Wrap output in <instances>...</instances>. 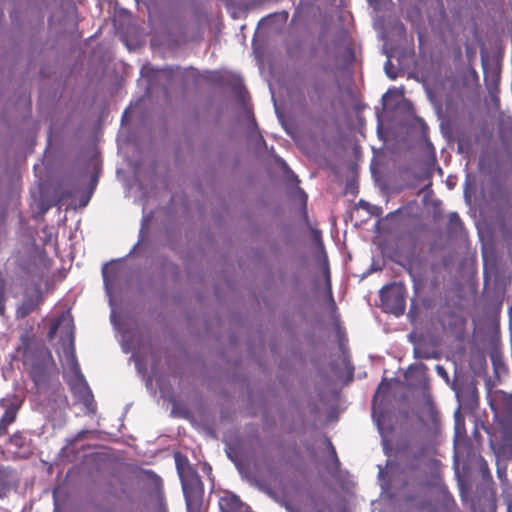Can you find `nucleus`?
<instances>
[{
    "instance_id": "1",
    "label": "nucleus",
    "mask_w": 512,
    "mask_h": 512,
    "mask_svg": "<svg viewBox=\"0 0 512 512\" xmlns=\"http://www.w3.org/2000/svg\"><path fill=\"white\" fill-rule=\"evenodd\" d=\"M150 221V215H143L137 243L131 248L125 257L116 260L113 259L110 262L105 263L102 267L104 290L111 309L110 322L115 331L120 335L119 342L122 351L126 354L129 352L132 353V358L134 359L135 366L139 372L142 370L143 359L136 349L138 343V330L136 328V324L132 321L120 320L116 313V308L118 306L117 301L122 293L121 280L124 276V272L120 268L119 263L126 260L128 256L141 250L148 236V225Z\"/></svg>"
},
{
    "instance_id": "2",
    "label": "nucleus",
    "mask_w": 512,
    "mask_h": 512,
    "mask_svg": "<svg viewBox=\"0 0 512 512\" xmlns=\"http://www.w3.org/2000/svg\"><path fill=\"white\" fill-rule=\"evenodd\" d=\"M24 364L33 383L31 393L41 412L46 413L54 409V404L65 397L62 393L59 371L50 350L43 344L26 347Z\"/></svg>"
},
{
    "instance_id": "3",
    "label": "nucleus",
    "mask_w": 512,
    "mask_h": 512,
    "mask_svg": "<svg viewBox=\"0 0 512 512\" xmlns=\"http://www.w3.org/2000/svg\"><path fill=\"white\" fill-rule=\"evenodd\" d=\"M62 364L64 366L63 378L74 398L83 405L87 414H94L97 410V404L93 392L80 369L72 338L65 345Z\"/></svg>"
},
{
    "instance_id": "4",
    "label": "nucleus",
    "mask_w": 512,
    "mask_h": 512,
    "mask_svg": "<svg viewBox=\"0 0 512 512\" xmlns=\"http://www.w3.org/2000/svg\"><path fill=\"white\" fill-rule=\"evenodd\" d=\"M176 470L181 482L187 512H201L204 487L199 474L180 452L174 454Z\"/></svg>"
},
{
    "instance_id": "5",
    "label": "nucleus",
    "mask_w": 512,
    "mask_h": 512,
    "mask_svg": "<svg viewBox=\"0 0 512 512\" xmlns=\"http://www.w3.org/2000/svg\"><path fill=\"white\" fill-rule=\"evenodd\" d=\"M98 181V171L91 173L89 183L86 186L84 185L83 175L72 177L65 187L60 185L57 188L56 193L59 196V202L66 201L74 209L85 208L98 185Z\"/></svg>"
},
{
    "instance_id": "6",
    "label": "nucleus",
    "mask_w": 512,
    "mask_h": 512,
    "mask_svg": "<svg viewBox=\"0 0 512 512\" xmlns=\"http://www.w3.org/2000/svg\"><path fill=\"white\" fill-rule=\"evenodd\" d=\"M98 181V171L91 173L89 183L86 186L84 185L83 175L72 177L65 187L60 185L57 188L56 193L59 196V202L66 201L74 209L85 208L98 185Z\"/></svg>"
},
{
    "instance_id": "7",
    "label": "nucleus",
    "mask_w": 512,
    "mask_h": 512,
    "mask_svg": "<svg viewBox=\"0 0 512 512\" xmlns=\"http://www.w3.org/2000/svg\"><path fill=\"white\" fill-rule=\"evenodd\" d=\"M489 406L499 424L503 442L512 449V393L495 391L489 399Z\"/></svg>"
},
{
    "instance_id": "8",
    "label": "nucleus",
    "mask_w": 512,
    "mask_h": 512,
    "mask_svg": "<svg viewBox=\"0 0 512 512\" xmlns=\"http://www.w3.org/2000/svg\"><path fill=\"white\" fill-rule=\"evenodd\" d=\"M379 297L383 310L396 317L404 314L406 307V288L402 283H391L382 287Z\"/></svg>"
},
{
    "instance_id": "9",
    "label": "nucleus",
    "mask_w": 512,
    "mask_h": 512,
    "mask_svg": "<svg viewBox=\"0 0 512 512\" xmlns=\"http://www.w3.org/2000/svg\"><path fill=\"white\" fill-rule=\"evenodd\" d=\"M153 77L157 81H163V91L165 96L169 95L170 89L185 81L186 69L180 66L165 65L159 68H152Z\"/></svg>"
},
{
    "instance_id": "10",
    "label": "nucleus",
    "mask_w": 512,
    "mask_h": 512,
    "mask_svg": "<svg viewBox=\"0 0 512 512\" xmlns=\"http://www.w3.org/2000/svg\"><path fill=\"white\" fill-rule=\"evenodd\" d=\"M389 389H390V381L387 378H383L376 389V392L373 397V403H372L371 416H372L374 423L377 426L378 432L381 435L383 441H385L386 434L392 430V427L391 426L385 427V425H384L386 412H385L382 402H380V403L377 402V396L379 393L388 392Z\"/></svg>"
},
{
    "instance_id": "11",
    "label": "nucleus",
    "mask_w": 512,
    "mask_h": 512,
    "mask_svg": "<svg viewBox=\"0 0 512 512\" xmlns=\"http://www.w3.org/2000/svg\"><path fill=\"white\" fill-rule=\"evenodd\" d=\"M74 323L72 316L67 313H62L54 323L49 328L48 337L53 339L57 332L61 331V347H62V360H64V348L65 345L69 342L70 338L73 339V347L75 348V331H74Z\"/></svg>"
},
{
    "instance_id": "12",
    "label": "nucleus",
    "mask_w": 512,
    "mask_h": 512,
    "mask_svg": "<svg viewBox=\"0 0 512 512\" xmlns=\"http://www.w3.org/2000/svg\"><path fill=\"white\" fill-rule=\"evenodd\" d=\"M451 389L455 392L458 408L473 411L478 406L477 389L471 384L459 385L456 380L451 383Z\"/></svg>"
},
{
    "instance_id": "13",
    "label": "nucleus",
    "mask_w": 512,
    "mask_h": 512,
    "mask_svg": "<svg viewBox=\"0 0 512 512\" xmlns=\"http://www.w3.org/2000/svg\"><path fill=\"white\" fill-rule=\"evenodd\" d=\"M454 423H455V437H454V456L453 466L455 469V475L459 479L458 470V438H463L465 435V418L461 413V409L457 408L454 412Z\"/></svg>"
},
{
    "instance_id": "14",
    "label": "nucleus",
    "mask_w": 512,
    "mask_h": 512,
    "mask_svg": "<svg viewBox=\"0 0 512 512\" xmlns=\"http://www.w3.org/2000/svg\"><path fill=\"white\" fill-rule=\"evenodd\" d=\"M287 185L290 189V196L294 198H298L304 207V210L306 209V203H307V194L306 192L299 186V178L294 173V171L291 169L289 172H287L285 175Z\"/></svg>"
},
{
    "instance_id": "15",
    "label": "nucleus",
    "mask_w": 512,
    "mask_h": 512,
    "mask_svg": "<svg viewBox=\"0 0 512 512\" xmlns=\"http://www.w3.org/2000/svg\"><path fill=\"white\" fill-rule=\"evenodd\" d=\"M38 306V298L32 295H27L23 298L21 304L16 309V317L23 319L30 315Z\"/></svg>"
},
{
    "instance_id": "16",
    "label": "nucleus",
    "mask_w": 512,
    "mask_h": 512,
    "mask_svg": "<svg viewBox=\"0 0 512 512\" xmlns=\"http://www.w3.org/2000/svg\"><path fill=\"white\" fill-rule=\"evenodd\" d=\"M22 406V400L18 397H14L11 401H9L8 405L5 407L4 414L1 417V421L10 425L12 424L17 417L18 411Z\"/></svg>"
},
{
    "instance_id": "17",
    "label": "nucleus",
    "mask_w": 512,
    "mask_h": 512,
    "mask_svg": "<svg viewBox=\"0 0 512 512\" xmlns=\"http://www.w3.org/2000/svg\"><path fill=\"white\" fill-rule=\"evenodd\" d=\"M325 443L329 453V457L325 461V466L330 473L337 472L340 468V461L337 456L336 449L329 438H325Z\"/></svg>"
},
{
    "instance_id": "18",
    "label": "nucleus",
    "mask_w": 512,
    "mask_h": 512,
    "mask_svg": "<svg viewBox=\"0 0 512 512\" xmlns=\"http://www.w3.org/2000/svg\"><path fill=\"white\" fill-rule=\"evenodd\" d=\"M12 471L11 467L0 465V497H3L5 492L10 488V476Z\"/></svg>"
},
{
    "instance_id": "19",
    "label": "nucleus",
    "mask_w": 512,
    "mask_h": 512,
    "mask_svg": "<svg viewBox=\"0 0 512 512\" xmlns=\"http://www.w3.org/2000/svg\"><path fill=\"white\" fill-rule=\"evenodd\" d=\"M224 505H226L230 512H237L241 509V507L244 505L240 498L232 494L228 498H222L220 501V507L221 509H224Z\"/></svg>"
},
{
    "instance_id": "20",
    "label": "nucleus",
    "mask_w": 512,
    "mask_h": 512,
    "mask_svg": "<svg viewBox=\"0 0 512 512\" xmlns=\"http://www.w3.org/2000/svg\"><path fill=\"white\" fill-rule=\"evenodd\" d=\"M91 433L88 429H81L78 431L75 435L67 438L66 445L61 449V453H64L66 450H68L70 447L74 446L78 441L86 438V436Z\"/></svg>"
},
{
    "instance_id": "21",
    "label": "nucleus",
    "mask_w": 512,
    "mask_h": 512,
    "mask_svg": "<svg viewBox=\"0 0 512 512\" xmlns=\"http://www.w3.org/2000/svg\"><path fill=\"white\" fill-rule=\"evenodd\" d=\"M245 115L247 118V137L253 136L254 133L260 132L258 128V124L253 113L245 107Z\"/></svg>"
},
{
    "instance_id": "22",
    "label": "nucleus",
    "mask_w": 512,
    "mask_h": 512,
    "mask_svg": "<svg viewBox=\"0 0 512 512\" xmlns=\"http://www.w3.org/2000/svg\"><path fill=\"white\" fill-rule=\"evenodd\" d=\"M312 512H344V510H340L339 508L325 501L315 500L313 503Z\"/></svg>"
},
{
    "instance_id": "23",
    "label": "nucleus",
    "mask_w": 512,
    "mask_h": 512,
    "mask_svg": "<svg viewBox=\"0 0 512 512\" xmlns=\"http://www.w3.org/2000/svg\"><path fill=\"white\" fill-rule=\"evenodd\" d=\"M482 67H483V72H484V80H485L486 84L489 86H497L498 81H499V75L496 72H492L491 75L489 76L488 71H487V64L483 58H482Z\"/></svg>"
},
{
    "instance_id": "24",
    "label": "nucleus",
    "mask_w": 512,
    "mask_h": 512,
    "mask_svg": "<svg viewBox=\"0 0 512 512\" xmlns=\"http://www.w3.org/2000/svg\"><path fill=\"white\" fill-rule=\"evenodd\" d=\"M248 141L253 143L257 151H261L267 147L266 141L261 132L254 133L253 136L247 137Z\"/></svg>"
},
{
    "instance_id": "25",
    "label": "nucleus",
    "mask_w": 512,
    "mask_h": 512,
    "mask_svg": "<svg viewBox=\"0 0 512 512\" xmlns=\"http://www.w3.org/2000/svg\"><path fill=\"white\" fill-rule=\"evenodd\" d=\"M9 443L14 447L20 449L23 448L26 444V438L22 433L16 432L9 437Z\"/></svg>"
},
{
    "instance_id": "26",
    "label": "nucleus",
    "mask_w": 512,
    "mask_h": 512,
    "mask_svg": "<svg viewBox=\"0 0 512 512\" xmlns=\"http://www.w3.org/2000/svg\"><path fill=\"white\" fill-rule=\"evenodd\" d=\"M233 92H234L235 96L237 97L238 101L241 102L243 105H245L246 89L242 82H236L233 85Z\"/></svg>"
},
{
    "instance_id": "27",
    "label": "nucleus",
    "mask_w": 512,
    "mask_h": 512,
    "mask_svg": "<svg viewBox=\"0 0 512 512\" xmlns=\"http://www.w3.org/2000/svg\"><path fill=\"white\" fill-rule=\"evenodd\" d=\"M384 71L387 77L391 80H395L398 77V72L394 68L390 59H387L384 64Z\"/></svg>"
},
{
    "instance_id": "28",
    "label": "nucleus",
    "mask_w": 512,
    "mask_h": 512,
    "mask_svg": "<svg viewBox=\"0 0 512 512\" xmlns=\"http://www.w3.org/2000/svg\"><path fill=\"white\" fill-rule=\"evenodd\" d=\"M324 272H325L326 284H327L328 292H329L330 305H331L332 309L335 310L336 309V303H335V301L333 299V296H332L331 282H330V272H329V268H328L327 264H326Z\"/></svg>"
},
{
    "instance_id": "29",
    "label": "nucleus",
    "mask_w": 512,
    "mask_h": 512,
    "mask_svg": "<svg viewBox=\"0 0 512 512\" xmlns=\"http://www.w3.org/2000/svg\"><path fill=\"white\" fill-rule=\"evenodd\" d=\"M479 469L482 474L483 479L490 478V471L487 462L481 456L478 457Z\"/></svg>"
},
{
    "instance_id": "30",
    "label": "nucleus",
    "mask_w": 512,
    "mask_h": 512,
    "mask_svg": "<svg viewBox=\"0 0 512 512\" xmlns=\"http://www.w3.org/2000/svg\"><path fill=\"white\" fill-rule=\"evenodd\" d=\"M226 455L234 463V465L237 468V470L239 471V473L242 474V465H241V462L239 461L236 453L230 448L229 450L226 451Z\"/></svg>"
},
{
    "instance_id": "31",
    "label": "nucleus",
    "mask_w": 512,
    "mask_h": 512,
    "mask_svg": "<svg viewBox=\"0 0 512 512\" xmlns=\"http://www.w3.org/2000/svg\"><path fill=\"white\" fill-rule=\"evenodd\" d=\"M448 224L450 226L461 227L462 221L457 212H450L448 215Z\"/></svg>"
},
{
    "instance_id": "32",
    "label": "nucleus",
    "mask_w": 512,
    "mask_h": 512,
    "mask_svg": "<svg viewBox=\"0 0 512 512\" xmlns=\"http://www.w3.org/2000/svg\"><path fill=\"white\" fill-rule=\"evenodd\" d=\"M413 355L416 359H429L431 357L427 350L418 346H414Z\"/></svg>"
},
{
    "instance_id": "33",
    "label": "nucleus",
    "mask_w": 512,
    "mask_h": 512,
    "mask_svg": "<svg viewBox=\"0 0 512 512\" xmlns=\"http://www.w3.org/2000/svg\"><path fill=\"white\" fill-rule=\"evenodd\" d=\"M435 370H436L437 375L440 376L448 385L451 386L452 382H450L449 374L446 371V369L444 368V366L437 364L435 366Z\"/></svg>"
},
{
    "instance_id": "34",
    "label": "nucleus",
    "mask_w": 512,
    "mask_h": 512,
    "mask_svg": "<svg viewBox=\"0 0 512 512\" xmlns=\"http://www.w3.org/2000/svg\"><path fill=\"white\" fill-rule=\"evenodd\" d=\"M312 238H313V241L321 249H324L323 242H322V235H321V231L319 229H312Z\"/></svg>"
},
{
    "instance_id": "35",
    "label": "nucleus",
    "mask_w": 512,
    "mask_h": 512,
    "mask_svg": "<svg viewBox=\"0 0 512 512\" xmlns=\"http://www.w3.org/2000/svg\"><path fill=\"white\" fill-rule=\"evenodd\" d=\"M276 162L279 164L281 170L283 171L284 175L289 172V170H291L290 166L288 165V163L280 156H277L275 158Z\"/></svg>"
},
{
    "instance_id": "36",
    "label": "nucleus",
    "mask_w": 512,
    "mask_h": 512,
    "mask_svg": "<svg viewBox=\"0 0 512 512\" xmlns=\"http://www.w3.org/2000/svg\"><path fill=\"white\" fill-rule=\"evenodd\" d=\"M399 93V91L396 89V88H393V89H388L382 96V102H383V105L386 106L387 105V101L388 99L393 95V94H397Z\"/></svg>"
},
{
    "instance_id": "37",
    "label": "nucleus",
    "mask_w": 512,
    "mask_h": 512,
    "mask_svg": "<svg viewBox=\"0 0 512 512\" xmlns=\"http://www.w3.org/2000/svg\"><path fill=\"white\" fill-rule=\"evenodd\" d=\"M384 475V470L382 469L381 466H379V473H378V477L381 481V488L383 491H387L389 489V483L388 482H385V481H382V477Z\"/></svg>"
},
{
    "instance_id": "38",
    "label": "nucleus",
    "mask_w": 512,
    "mask_h": 512,
    "mask_svg": "<svg viewBox=\"0 0 512 512\" xmlns=\"http://www.w3.org/2000/svg\"><path fill=\"white\" fill-rule=\"evenodd\" d=\"M50 208V205L49 204H46L44 201H41L39 203V212L41 214H45Z\"/></svg>"
},
{
    "instance_id": "39",
    "label": "nucleus",
    "mask_w": 512,
    "mask_h": 512,
    "mask_svg": "<svg viewBox=\"0 0 512 512\" xmlns=\"http://www.w3.org/2000/svg\"><path fill=\"white\" fill-rule=\"evenodd\" d=\"M444 502H445V505L447 507L450 504H454L455 503L453 497L448 492H445V494H444Z\"/></svg>"
},
{
    "instance_id": "40",
    "label": "nucleus",
    "mask_w": 512,
    "mask_h": 512,
    "mask_svg": "<svg viewBox=\"0 0 512 512\" xmlns=\"http://www.w3.org/2000/svg\"><path fill=\"white\" fill-rule=\"evenodd\" d=\"M497 476L500 480H502L506 476V468L497 467Z\"/></svg>"
},
{
    "instance_id": "41",
    "label": "nucleus",
    "mask_w": 512,
    "mask_h": 512,
    "mask_svg": "<svg viewBox=\"0 0 512 512\" xmlns=\"http://www.w3.org/2000/svg\"><path fill=\"white\" fill-rule=\"evenodd\" d=\"M9 425L0 420V436L6 434Z\"/></svg>"
},
{
    "instance_id": "42",
    "label": "nucleus",
    "mask_w": 512,
    "mask_h": 512,
    "mask_svg": "<svg viewBox=\"0 0 512 512\" xmlns=\"http://www.w3.org/2000/svg\"><path fill=\"white\" fill-rule=\"evenodd\" d=\"M498 357H499L498 352L496 350H493L491 352V360L493 362V365H496V363L498 361Z\"/></svg>"
},
{
    "instance_id": "43",
    "label": "nucleus",
    "mask_w": 512,
    "mask_h": 512,
    "mask_svg": "<svg viewBox=\"0 0 512 512\" xmlns=\"http://www.w3.org/2000/svg\"><path fill=\"white\" fill-rule=\"evenodd\" d=\"M506 512H512V498L506 500Z\"/></svg>"
},
{
    "instance_id": "44",
    "label": "nucleus",
    "mask_w": 512,
    "mask_h": 512,
    "mask_svg": "<svg viewBox=\"0 0 512 512\" xmlns=\"http://www.w3.org/2000/svg\"><path fill=\"white\" fill-rule=\"evenodd\" d=\"M359 205L362 207V208H365L367 209L368 207H370V204L368 202H366L365 200H360L359 201Z\"/></svg>"
},
{
    "instance_id": "45",
    "label": "nucleus",
    "mask_w": 512,
    "mask_h": 512,
    "mask_svg": "<svg viewBox=\"0 0 512 512\" xmlns=\"http://www.w3.org/2000/svg\"><path fill=\"white\" fill-rule=\"evenodd\" d=\"M128 109H126L122 114V121H124L127 117Z\"/></svg>"
},
{
    "instance_id": "46",
    "label": "nucleus",
    "mask_w": 512,
    "mask_h": 512,
    "mask_svg": "<svg viewBox=\"0 0 512 512\" xmlns=\"http://www.w3.org/2000/svg\"><path fill=\"white\" fill-rule=\"evenodd\" d=\"M203 470L204 471H210L211 467L208 464H205L204 467H203Z\"/></svg>"
},
{
    "instance_id": "47",
    "label": "nucleus",
    "mask_w": 512,
    "mask_h": 512,
    "mask_svg": "<svg viewBox=\"0 0 512 512\" xmlns=\"http://www.w3.org/2000/svg\"><path fill=\"white\" fill-rule=\"evenodd\" d=\"M413 307H414V302L412 301L411 307H410V310H409V313H408L409 316L412 314Z\"/></svg>"
},
{
    "instance_id": "48",
    "label": "nucleus",
    "mask_w": 512,
    "mask_h": 512,
    "mask_svg": "<svg viewBox=\"0 0 512 512\" xmlns=\"http://www.w3.org/2000/svg\"><path fill=\"white\" fill-rule=\"evenodd\" d=\"M427 147L431 150H433V145L430 141H427Z\"/></svg>"
},
{
    "instance_id": "49",
    "label": "nucleus",
    "mask_w": 512,
    "mask_h": 512,
    "mask_svg": "<svg viewBox=\"0 0 512 512\" xmlns=\"http://www.w3.org/2000/svg\"><path fill=\"white\" fill-rule=\"evenodd\" d=\"M399 210H400V209H398V210H396V211H394V212H390V213L388 214V217H389V216H393V215L397 214V213L399 212Z\"/></svg>"
},
{
    "instance_id": "50",
    "label": "nucleus",
    "mask_w": 512,
    "mask_h": 512,
    "mask_svg": "<svg viewBox=\"0 0 512 512\" xmlns=\"http://www.w3.org/2000/svg\"><path fill=\"white\" fill-rule=\"evenodd\" d=\"M150 474H152L154 477H156L157 479H160L159 476L157 474H155L153 471H148Z\"/></svg>"
},
{
    "instance_id": "51",
    "label": "nucleus",
    "mask_w": 512,
    "mask_h": 512,
    "mask_svg": "<svg viewBox=\"0 0 512 512\" xmlns=\"http://www.w3.org/2000/svg\"><path fill=\"white\" fill-rule=\"evenodd\" d=\"M176 412V406L175 403H173L172 413L174 414Z\"/></svg>"
},
{
    "instance_id": "52",
    "label": "nucleus",
    "mask_w": 512,
    "mask_h": 512,
    "mask_svg": "<svg viewBox=\"0 0 512 512\" xmlns=\"http://www.w3.org/2000/svg\"><path fill=\"white\" fill-rule=\"evenodd\" d=\"M274 105H275V112L278 114V109L276 107V104L274 103Z\"/></svg>"
}]
</instances>
